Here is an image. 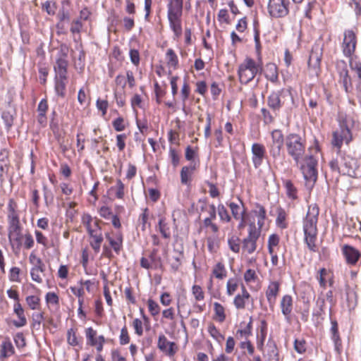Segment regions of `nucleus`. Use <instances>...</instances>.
Returning <instances> with one entry per match:
<instances>
[{"mask_svg": "<svg viewBox=\"0 0 361 361\" xmlns=\"http://www.w3.org/2000/svg\"><path fill=\"white\" fill-rule=\"evenodd\" d=\"M8 233L11 247L16 254L18 253L23 246V227L20 222L18 204L13 199L8 203Z\"/></svg>", "mask_w": 361, "mask_h": 361, "instance_id": "obj_1", "label": "nucleus"}, {"mask_svg": "<svg viewBox=\"0 0 361 361\" xmlns=\"http://www.w3.org/2000/svg\"><path fill=\"white\" fill-rule=\"evenodd\" d=\"M319 209L317 204H312L308 207L305 218L303 219V231L305 243L311 252H317V221Z\"/></svg>", "mask_w": 361, "mask_h": 361, "instance_id": "obj_2", "label": "nucleus"}, {"mask_svg": "<svg viewBox=\"0 0 361 361\" xmlns=\"http://www.w3.org/2000/svg\"><path fill=\"white\" fill-rule=\"evenodd\" d=\"M331 171L336 175L354 177L356 176L357 161L350 156H345L339 152L329 162Z\"/></svg>", "mask_w": 361, "mask_h": 361, "instance_id": "obj_3", "label": "nucleus"}, {"mask_svg": "<svg viewBox=\"0 0 361 361\" xmlns=\"http://www.w3.org/2000/svg\"><path fill=\"white\" fill-rule=\"evenodd\" d=\"M285 145L288 155L299 164L305 152V139L297 133H290L285 138Z\"/></svg>", "mask_w": 361, "mask_h": 361, "instance_id": "obj_4", "label": "nucleus"}, {"mask_svg": "<svg viewBox=\"0 0 361 361\" xmlns=\"http://www.w3.org/2000/svg\"><path fill=\"white\" fill-rule=\"evenodd\" d=\"M300 164V169L306 181L307 188H312L317 178L316 166L317 161L313 156H307Z\"/></svg>", "mask_w": 361, "mask_h": 361, "instance_id": "obj_5", "label": "nucleus"}, {"mask_svg": "<svg viewBox=\"0 0 361 361\" xmlns=\"http://www.w3.org/2000/svg\"><path fill=\"white\" fill-rule=\"evenodd\" d=\"M260 70V66L257 64L252 59L246 58L238 68L240 82L243 84H247L255 78Z\"/></svg>", "mask_w": 361, "mask_h": 361, "instance_id": "obj_6", "label": "nucleus"}, {"mask_svg": "<svg viewBox=\"0 0 361 361\" xmlns=\"http://www.w3.org/2000/svg\"><path fill=\"white\" fill-rule=\"evenodd\" d=\"M290 2L287 0H269L267 10L271 18H279L289 13Z\"/></svg>", "mask_w": 361, "mask_h": 361, "instance_id": "obj_7", "label": "nucleus"}, {"mask_svg": "<svg viewBox=\"0 0 361 361\" xmlns=\"http://www.w3.org/2000/svg\"><path fill=\"white\" fill-rule=\"evenodd\" d=\"M261 231L257 228L255 223L249 225L248 235L243 240V249L248 254L253 253L257 249V240L260 236Z\"/></svg>", "mask_w": 361, "mask_h": 361, "instance_id": "obj_8", "label": "nucleus"}, {"mask_svg": "<svg viewBox=\"0 0 361 361\" xmlns=\"http://www.w3.org/2000/svg\"><path fill=\"white\" fill-rule=\"evenodd\" d=\"M357 45V37L353 30H345L343 32L342 42V51L345 57H352L355 51Z\"/></svg>", "mask_w": 361, "mask_h": 361, "instance_id": "obj_9", "label": "nucleus"}, {"mask_svg": "<svg viewBox=\"0 0 361 361\" xmlns=\"http://www.w3.org/2000/svg\"><path fill=\"white\" fill-rule=\"evenodd\" d=\"M157 348L169 357H173L178 350L177 344L175 342L169 341L163 334L159 335Z\"/></svg>", "mask_w": 361, "mask_h": 361, "instance_id": "obj_10", "label": "nucleus"}, {"mask_svg": "<svg viewBox=\"0 0 361 361\" xmlns=\"http://www.w3.org/2000/svg\"><path fill=\"white\" fill-rule=\"evenodd\" d=\"M290 94L288 90L283 89L271 92L267 97L268 106L276 114V113L280 111L283 104L281 97Z\"/></svg>", "mask_w": 361, "mask_h": 361, "instance_id": "obj_11", "label": "nucleus"}, {"mask_svg": "<svg viewBox=\"0 0 361 361\" xmlns=\"http://www.w3.org/2000/svg\"><path fill=\"white\" fill-rule=\"evenodd\" d=\"M352 140V134L350 130L348 128H340L334 132L331 144L338 149V152H340V149L343 142L348 144Z\"/></svg>", "mask_w": 361, "mask_h": 361, "instance_id": "obj_12", "label": "nucleus"}, {"mask_svg": "<svg viewBox=\"0 0 361 361\" xmlns=\"http://www.w3.org/2000/svg\"><path fill=\"white\" fill-rule=\"evenodd\" d=\"M92 240L90 241V245L94 251L98 253L100 250L101 244L103 241V236L102 230L99 226L98 221H95L94 224V228L87 231Z\"/></svg>", "mask_w": 361, "mask_h": 361, "instance_id": "obj_13", "label": "nucleus"}, {"mask_svg": "<svg viewBox=\"0 0 361 361\" xmlns=\"http://www.w3.org/2000/svg\"><path fill=\"white\" fill-rule=\"evenodd\" d=\"M252 161L255 169L259 168L266 156L264 146L259 143H254L251 148Z\"/></svg>", "mask_w": 361, "mask_h": 361, "instance_id": "obj_14", "label": "nucleus"}, {"mask_svg": "<svg viewBox=\"0 0 361 361\" xmlns=\"http://www.w3.org/2000/svg\"><path fill=\"white\" fill-rule=\"evenodd\" d=\"M337 71L339 73V81L341 82L346 92L348 91V85H351V78L348 74L347 64L344 61H341L337 63Z\"/></svg>", "mask_w": 361, "mask_h": 361, "instance_id": "obj_15", "label": "nucleus"}, {"mask_svg": "<svg viewBox=\"0 0 361 361\" xmlns=\"http://www.w3.org/2000/svg\"><path fill=\"white\" fill-rule=\"evenodd\" d=\"M343 255L346 262L350 265H355L361 256L358 250L353 246L345 245L342 248Z\"/></svg>", "mask_w": 361, "mask_h": 361, "instance_id": "obj_16", "label": "nucleus"}, {"mask_svg": "<svg viewBox=\"0 0 361 361\" xmlns=\"http://www.w3.org/2000/svg\"><path fill=\"white\" fill-rule=\"evenodd\" d=\"M183 0H171L168 5V18H181Z\"/></svg>", "mask_w": 361, "mask_h": 361, "instance_id": "obj_17", "label": "nucleus"}, {"mask_svg": "<svg viewBox=\"0 0 361 361\" xmlns=\"http://www.w3.org/2000/svg\"><path fill=\"white\" fill-rule=\"evenodd\" d=\"M279 292V283L276 281L271 282L266 291V297L271 309L274 308Z\"/></svg>", "mask_w": 361, "mask_h": 361, "instance_id": "obj_18", "label": "nucleus"}, {"mask_svg": "<svg viewBox=\"0 0 361 361\" xmlns=\"http://www.w3.org/2000/svg\"><path fill=\"white\" fill-rule=\"evenodd\" d=\"M66 53L63 52L62 54V56L59 57L54 66V71L56 73V76H59L61 78H64V76H67V67H68V61L66 60Z\"/></svg>", "mask_w": 361, "mask_h": 361, "instance_id": "obj_19", "label": "nucleus"}, {"mask_svg": "<svg viewBox=\"0 0 361 361\" xmlns=\"http://www.w3.org/2000/svg\"><path fill=\"white\" fill-rule=\"evenodd\" d=\"M197 168V164L192 161L190 165L183 166L180 171V181L183 185L190 184L192 175Z\"/></svg>", "mask_w": 361, "mask_h": 361, "instance_id": "obj_20", "label": "nucleus"}, {"mask_svg": "<svg viewBox=\"0 0 361 361\" xmlns=\"http://www.w3.org/2000/svg\"><path fill=\"white\" fill-rule=\"evenodd\" d=\"M13 312L18 318V320L13 322V325L17 328L25 326L27 324V319L25 315L24 309L19 302L14 304Z\"/></svg>", "mask_w": 361, "mask_h": 361, "instance_id": "obj_21", "label": "nucleus"}, {"mask_svg": "<svg viewBox=\"0 0 361 361\" xmlns=\"http://www.w3.org/2000/svg\"><path fill=\"white\" fill-rule=\"evenodd\" d=\"M322 50L319 48L312 49L308 60V66L312 68L316 73L319 69L320 63L322 59Z\"/></svg>", "mask_w": 361, "mask_h": 361, "instance_id": "obj_22", "label": "nucleus"}, {"mask_svg": "<svg viewBox=\"0 0 361 361\" xmlns=\"http://www.w3.org/2000/svg\"><path fill=\"white\" fill-rule=\"evenodd\" d=\"M281 312L287 321H290V315L293 310V298L289 295H285L280 302Z\"/></svg>", "mask_w": 361, "mask_h": 361, "instance_id": "obj_23", "label": "nucleus"}, {"mask_svg": "<svg viewBox=\"0 0 361 361\" xmlns=\"http://www.w3.org/2000/svg\"><path fill=\"white\" fill-rule=\"evenodd\" d=\"M44 268L45 266L42 259L40 258H37V263L35 264V266L30 271L32 279L37 283H42V279L41 277V274L44 271Z\"/></svg>", "mask_w": 361, "mask_h": 361, "instance_id": "obj_24", "label": "nucleus"}, {"mask_svg": "<svg viewBox=\"0 0 361 361\" xmlns=\"http://www.w3.org/2000/svg\"><path fill=\"white\" fill-rule=\"evenodd\" d=\"M338 120L340 128H348V130L354 127L356 123L355 118L352 115L343 112L339 113Z\"/></svg>", "mask_w": 361, "mask_h": 361, "instance_id": "obj_25", "label": "nucleus"}, {"mask_svg": "<svg viewBox=\"0 0 361 361\" xmlns=\"http://www.w3.org/2000/svg\"><path fill=\"white\" fill-rule=\"evenodd\" d=\"M250 297L244 286H242V294H238L233 300L235 307L238 310L244 309L245 307V300Z\"/></svg>", "mask_w": 361, "mask_h": 361, "instance_id": "obj_26", "label": "nucleus"}, {"mask_svg": "<svg viewBox=\"0 0 361 361\" xmlns=\"http://www.w3.org/2000/svg\"><path fill=\"white\" fill-rule=\"evenodd\" d=\"M231 209L232 216L236 220L241 218V216L245 215V210L242 201H240V204L235 202H229L227 204Z\"/></svg>", "mask_w": 361, "mask_h": 361, "instance_id": "obj_27", "label": "nucleus"}, {"mask_svg": "<svg viewBox=\"0 0 361 361\" xmlns=\"http://www.w3.org/2000/svg\"><path fill=\"white\" fill-rule=\"evenodd\" d=\"M67 82V76L61 78L59 76H55V91L58 96L61 97H65V90Z\"/></svg>", "mask_w": 361, "mask_h": 361, "instance_id": "obj_28", "label": "nucleus"}, {"mask_svg": "<svg viewBox=\"0 0 361 361\" xmlns=\"http://www.w3.org/2000/svg\"><path fill=\"white\" fill-rule=\"evenodd\" d=\"M254 214L257 218V226L261 231V228L264 225V219L266 218V210L264 207L260 204L256 205V209L253 211Z\"/></svg>", "mask_w": 361, "mask_h": 361, "instance_id": "obj_29", "label": "nucleus"}, {"mask_svg": "<svg viewBox=\"0 0 361 361\" xmlns=\"http://www.w3.org/2000/svg\"><path fill=\"white\" fill-rule=\"evenodd\" d=\"M168 20L175 37L176 38L180 37L182 35L181 18H168Z\"/></svg>", "mask_w": 361, "mask_h": 361, "instance_id": "obj_30", "label": "nucleus"}, {"mask_svg": "<svg viewBox=\"0 0 361 361\" xmlns=\"http://www.w3.org/2000/svg\"><path fill=\"white\" fill-rule=\"evenodd\" d=\"M82 27V23L80 19L77 18L72 21L71 25L70 31L73 35V40L75 42H78L80 39V36L79 35L78 37L75 36L76 34H80Z\"/></svg>", "mask_w": 361, "mask_h": 361, "instance_id": "obj_31", "label": "nucleus"}, {"mask_svg": "<svg viewBox=\"0 0 361 361\" xmlns=\"http://www.w3.org/2000/svg\"><path fill=\"white\" fill-rule=\"evenodd\" d=\"M283 183L286 188L287 196L292 200L297 199V189L292 181L290 180H283Z\"/></svg>", "mask_w": 361, "mask_h": 361, "instance_id": "obj_32", "label": "nucleus"}, {"mask_svg": "<svg viewBox=\"0 0 361 361\" xmlns=\"http://www.w3.org/2000/svg\"><path fill=\"white\" fill-rule=\"evenodd\" d=\"M1 352L0 355L1 358H6L11 356L14 353V349L13 345L9 341H4L1 345Z\"/></svg>", "mask_w": 361, "mask_h": 361, "instance_id": "obj_33", "label": "nucleus"}, {"mask_svg": "<svg viewBox=\"0 0 361 361\" xmlns=\"http://www.w3.org/2000/svg\"><path fill=\"white\" fill-rule=\"evenodd\" d=\"M166 59L167 61V65L169 67L176 68L178 63V59L177 55L172 49H169L166 51Z\"/></svg>", "mask_w": 361, "mask_h": 361, "instance_id": "obj_34", "label": "nucleus"}, {"mask_svg": "<svg viewBox=\"0 0 361 361\" xmlns=\"http://www.w3.org/2000/svg\"><path fill=\"white\" fill-rule=\"evenodd\" d=\"M116 238L111 239L109 243L114 250L118 254L122 248L123 236L122 234L118 232L115 235Z\"/></svg>", "mask_w": 361, "mask_h": 361, "instance_id": "obj_35", "label": "nucleus"}, {"mask_svg": "<svg viewBox=\"0 0 361 361\" xmlns=\"http://www.w3.org/2000/svg\"><path fill=\"white\" fill-rule=\"evenodd\" d=\"M213 275L219 279H223L226 276V270L222 262H218L214 267L212 271Z\"/></svg>", "mask_w": 361, "mask_h": 361, "instance_id": "obj_36", "label": "nucleus"}, {"mask_svg": "<svg viewBox=\"0 0 361 361\" xmlns=\"http://www.w3.org/2000/svg\"><path fill=\"white\" fill-rule=\"evenodd\" d=\"M159 231L164 238L171 237L170 228L164 217H161L159 220Z\"/></svg>", "mask_w": 361, "mask_h": 361, "instance_id": "obj_37", "label": "nucleus"}, {"mask_svg": "<svg viewBox=\"0 0 361 361\" xmlns=\"http://www.w3.org/2000/svg\"><path fill=\"white\" fill-rule=\"evenodd\" d=\"M252 322L250 321L243 329H238L236 331V338L238 339L247 340L252 334Z\"/></svg>", "mask_w": 361, "mask_h": 361, "instance_id": "obj_38", "label": "nucleus"}, {"mask_svg": "<svg viewBox=\"0 0 361 361\" xmlns=\"http://www.w3.org/2000/svg\"><path fill=\"white\" fill-rule=\"evenodd\" d=\"M267 78L271 82H276L278 80L277 68L275 64L269 63L267 66Z\"/></svg>", "mask_w": 361, "mask_h": 361, "instance_id": "obj_39", "label": "nucleus"}, {"mask_svg": "<svg viewBox=\"0 0 361 361\" xmlns=\"http://www.w3.org/2000/svg\"><path fill=\"white\" fill-rule=\"evenodd\" d=\"M214 310L216 316V319L219 322H223L226 319L224 307L220 303L215 302L214 303Z\"/></svg>", "mask_w": 361, "mask_h": 361, "instance_id": "obj_40", "label": "nucleus"}, {"mask_svg": "<svg viewBox=\"0 0 361 361\" xmlns=\"http://www.w3.org/2000/svg\"><path fill=\"white\" fill-rule=\"evenodd\" d=\"M272 143L274 145H283L285 142L283 135L280 130H274L271 132Z\"/></svg>", "mask_w": 361, "mask_h": 361, "instance_id": "obj_41", "label": "nucleus"}, {"mask_svg": "<svg viewBox=\"0 0 361 361\" xmlns=\"http://www.w3.org/2000/svg\"><path fill=\"white\" fill-rule=\"evenodd\" d=\"M286 213L285 210L282 208H279L277 209V218H276V224L282 228H286Z\"/></svg>", "mask_w": 361, "mask_h": 361, "instance_id": "obj_42", "label": "nucleus"}, {"mask_svg": "<svg viewBox=\"0 0 361 361\" xmlns=\"http://www.w3.org/2000/svg\"><path fill=\"white\" fill-rule=\"evenodd\" d=\"M350 58V66L352 71H355L360 81H361V62L356 60L355 58Z\"/></svg>", "mask_w": 361, "mask_h": 361, "instance_id": "obj_43", "label": "nucleus"}, {"mask_svg": "<svg viewBox=\"0 0 361 361\" xmlns=\"http://www.w3.org/2000/svg\"><path fill=\"white\" fill-rule=\"evenodd\" d=\"M240 240L238 237L235 235L231 236L228 240L230 249L235 253L239 252L240 249Z\"/></svg>", "mask_w": 361, "mask_h": 361, "instance_id": "obj_44", "label": "nucleus"}, {"mask_svg": "<svg viewBox=\"0 0 361 361\" xmlns=\"http://www.w3.org/2000/svg\"><path fill=\"white\" fill-rule=\"evenodd\" d=\"M25 301L30 309L37 310L39 308L40 304V299L39 297L36 295H29L26 297Z\"/></svg>", "mask_w": 361, "mask_h": 361, "instance_id": "obj_45", "label": "nucleus"}, {"mask_svg": "<svg viewBox=\"0 0 361 361\" xmlns=\"http://www.w3.org/2000/svg\"><path fill=\"white\" fill-rule=\"evenodd\" d=\"M218 214L221 221L225 222H229L231 220V216L228 214V212L224 204H219L218 205Z\"/></svg>", "mask_w": 361, "mask_h": 361, "instance_id": "obj_46", "label": "nucleus"}, {"mask_svg": "<svg viewBox=\"0 0 361 361\" xmlns=\"http://www.w3.org/2000/svg\"><path fill=\"white\" fill-rule=\"evenodd\" d=\"M238 283L235 279H230L226 284V292L228 295H232L237 290Z\"/></svg>", "mask_w": 361, "mask_h": 361, "instance_id": "obj_47", "label": "nucleus"}, {"mask_svg": "<svg viewBox=\"0 0 361 361\" xmlns=\"http://www.w3.org/2000/svg\"><path fill=\"white\" fill-rule=\"evenodd\" d=\"M67 341L72 346H76L78 345V341L76 336V331L73 329H70L68 331Z\"/></svg>", "mask_w": 361, "mask_h": 361, "instance_id": "obj_48", "label": "nucleus"}, {"mask_svg": "<svg viewBox=\"0 0 361 361\" xmlns=\"http://www.w3.org/2000/svg\"><path fill=\"white\" fill-rule=\"evenodd\" d=\"M149 312L152 316H156L159 314L160 307L159 305L152 299L147 300Z\"/></svg>", "mask_w": 361, "mask_h": 361, "instance_id": "obj_49", "label": "nucleus"}, {"mask_svg": "<svg viewBox=\"0 0 361 361\" xmlns=\"http://www.w3.org/2000/svg\"><path fill=\"white\" fill-rule=\"evenodd\" d=\"M23 240H24L23 242V245L25 249L30 250L33 247L35 243L34 239L32 235L29 232H27L24 234Z\"/></svg>", "mask_w": 361, "mask_h": 361, "instance_id": "obj_50", "label": "nucleus"}, {"mask_svg": "<svg viewBox=\"0 0 361 361\" xmlns=\"http://www.w3.org/2000/svg\"><path fill=\"white\" fill-rule=\"evenodd\" d=\"M283 145L271 144L269 146V154L274 159H276L280 157L281 151Z\"/></svg>", "mask_w": 361, "mask_h": 361, "instance_id": "obj_51", "label": "nucleus"}, {"mask_svg": "<svg viewBox=\"0 0 361 361\" xmlns=\"http://www.w3.org/2000/svg\"><path fill=\"white\" fill-rule=\"evenodd\" d=\"M192 293L196 300H203L204 298V294L202 291V288L198 285H194L192 287Z\"/></svg>", "mask_w": 361, "mask_h": 361, "instance_id": "obj_52", "label": "nucleus"}, {"mask_svg": "<svg viewBox=\"0 0 361 361\" xmlns=\"http://www.w3.org/2000/svg\"><path fill=\"white\" fill-rule=\"evenodd\" d=\"M319 276H317V279L319 281V285L322 288H325L326 286V276L328 275V271L325 268H322L319 271Z\"/></svg>", "mask_w": 361, "mask_h": 361, "instance_id": "obj_53", "label": "nucleus"}, {"mask_svg": "<svg viewBox=\"0 0 361 361\" xmlns=\"http://www.w3.org/2000/svg\"><path fill=\"white\" fill-rule=\"evenodd\" d=\"M119 341L121 345H126L130 342V336L126 326H123L121 330Z\"/></svg>", "mask_w": 361, "mask_h": 361, "instance_id": "obj_54", "label": "nucleus"}, {"mask_svg": "<svg viewBox=\"0 0 361 361\" xmlns=\"http://www.w3.org/2000/svg\"><path fill=\"white\" fill-rule=\"evenodd\" d=\"M112 126L115 130L120 132L126 128V126L124 124V119L122 117H118L112 122Z\"/></svg>", "mask_w": 361, "mask_h": 361, "instance_id": "obj_55", "label": "nucleus"}, {"mask_svg": "<svg viewBox=\"0 0 361 361\" xmlns=\"http://www.w3.org/2000/svg\"><path fill=\"white\" fill-rule=\"evenodd\" d=\"M208 331L211 336L216 340L224 339V336L219 332L217 328L214 324H210L208 327Z\"/></svg>", "mask_w": 361, "mask_h": 361, "instance_id": "obj_56", "label": "nucleus"}, {"mask_svg": "<svg viewBox=\"0 0 361 361\" xmlns=\"http://www.w3.org/2000/svg\"><path fill=\"white\" fill-rule=\"evenodd\" d=\"M42 8L44 9L49 15H54L56 7L55 3L47 1L42 4Z\"/></svg>", "mask_w": 361, "mask_h": 361, "instance_id": "obj_57", "label": "nucleus"}, {"mask_svg": "<svg viewBox=\"0 0 361 361\" xmlns=\"http://www.w3.org/2000/svg\"><path fill=\"white\" fill-rule=\"evenodd\" d=\"M45 300L48 304L59 305V302L58 295L53 292L47 293L45 296Z\"/></svg>", "mask_w": 361, "mask_h": 361, "instance_id": "obj_58", "label": "nucleus"}, {"mask_svg": "<svg viewBox=\"0 0 361 361\" xmlns=\"http://www.w3.org/2000/svg\"><path fill=\"white\" fill-rule=\"evenodd\" d=\"M125 185L120 179L116 181V196L118 199H123L124 197Z\"/></svg>", "mask_w": 361, "mask_h": 361, "instance_id": "obj_59", "label": "nucleus"}, {"mask_svg": "<svg viewBox=\"0 0 361 361\" xmlns=\"http://www.w3.org/2000/svg\"><path fill=\"white\" fill-rule=\"evenodd\" d=\"M96 105L97 109L102 111V116H105L109 106L108 102L106 100L97 99Z\"/></svg>", "mask_w": 361, "mask_h": 361, "instance_id": "obj_60", "label": "nucleus"}, {"mask_svg": "<svg viewBox=\"0 0 361 361\" xmlns=\"http://www.w3.org/2000/svg\"><path fill=\"white\" fill-rule=\"evenodd\" d=\"M127 136L126 134H119L116 135V145L119 151H123L126 147L125 140Z\"/></svg>", "mask_w": 361, "mask_h": 361, "instance_id": "obj_61", "label": "nucleus"}, {"mask_svg": "<svg viewBox=\"0 0 361 361\" xmlns=\"http://www.w3.org/2000/svg\"><path fill=\"white\" fill-rule=\"evenodd\" d=\"M129 56L131 62L135 66H138L140 63V54L137 49H130L129 52Z\"/></svg>", "mask_w": 361, "mask_h": 361, "instance_id": "obj_62", "label": "nucleus"}, {"mask_svg": "<svg viewBox=\"0 0 361 361\" xmlns=\"http://www.w3.org/2000/svg\"><path fill=\"white\" fill-rule=\"evenodd\" d=\"M135 334L140 336L143 334L142 322L139 319H135L133 322Z\"/></svg>", "mask_w": 361, "mask_h": 361, "instance_id": "obj_63", "label": "nucleus"}, {"mask_svg": "<svg viewBox=\"0 0 361 361\" xmlns=\"http://www.w3.org/2000/svg\"><path fill=\"white\" fill-rule=\"evenodd\" d=\"M169 156L173 166L174 167H176L179 164L180 157L176 151L173 148H170Z\"/></svg>", "mask_w": 361, "mask_h": 361, "instance_id": "obj_64", "label": "nucleus"}]
</instances>
